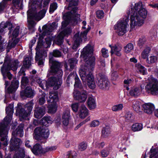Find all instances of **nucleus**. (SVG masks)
<instances>
[{
  "mask_svg": "<svg viewBox=\"0 0 158 158\" xmlns=\"http://www.w3.org/2000/svg\"><path fill=\"white\" fill-rule=\"evenodd\" d=\"M93 52V48L89 45H88L83 48L81 55L85 61V63L84 65L81 66L79 70L80 77L83 83L85 84L87 83L91 89H94L95 87L94 77L91 73L95 65V59L92 56Z\"/></svg>",
  "mask_w": 158,
  "mask_h": 158,
  "instance_id": "obj_1",
  "label": "nucleus"
},
{
  "mask_svg": "<svg viewBox=\"0 0 158 158\" xmlns=\"http://www.w3.org/2000/svg\"><path fill=\"white\" fill-rule=\"evenodd\" d=\"M69 3L68 6H65V9L70 10V11L65 13L63 15L64 21L62 23V27H65L70 22H77L80 20V15L77 12L78 8L76 6L78 5V0H66Z\"/></svg>",
  "mask_w": 158,
  "mask_h": 158,
  "instance_id": "obj_2",
  "label": "nucleus"
},
{
  "mask_svg": "<svg viewBox=\"0 0 158 158\" xmlns=\"http://www.w3.org/2000/svg\"><path fill=\"white\" fill-rule=\"evenodd\" d=\"M43 0H33L31 5L32 9H30L27 12L28 18L31 19H34L39 21L43 18L45 16L47 8L45 7L38 13L34 9L44 7L49 4L50 0H44L43 4H42Z\"/></svg>",
  "mask_w": 158,
  "mask_h": 158,
  "instance_id": "obj_3",
  "label": "nucleus"
},
{
  "mask_svg": "<svg viewBox=\"0 0 158 158\" xmlns=\"http://www.w3.org/2000/svg\"><path fill=\"white\" fill-rule=\"evenodd\" d=\"M52 68H51L50 73L52 74H57L58 78L51 77L49 78L47 81V87L53 86V89L55 90L58 89L61 86L62 83V77L63 72L61 69H56L55 71H52Z\"/></svg>",
  "mask_w": 158,
  "mask_h": 158,
  "instance_id": "obj_4",
  "label": "nucleus"
},
{
  "mask_svg": "<svg viewBox=\"0 0 158 158\" xmlns=\"http://www.w3.org/2000/svg\"><path fill=\"white\" fill-rule=\"evenodd\" d=\"M8 27L9 30V33H11V38H15L17 37L19 33V27H16L13 29L12 24L9 22L5 23L2 22L0 24V51H2L4 49L2 45V42L1 41L2 36L1 35L4 31V29Z\"/></svg>",
  "mask_w": 158,
  "mask_h": 158,
  "instance_id": "obj_5",
  "label": "nucleus"
},
{
  "mask_svg": "<svg viewBox=\"0 0 158 158\" xmlns=\"http://www.w3.org/2000/svg\"><path fill=\"white\" fill-rule=\"evenodd\" d=\"M148 81L145 87L146 91L153 95H158V81L151 75L148 78Z\"/></svg>",
  "mask_w": 158,
  "mask_h": 158,
  "instance_id": "obj_6",
  "label": "nucleus"
},
{
  "mask_svg": "<svg viewBox=\"0 0 158 158\" xmlns=\"http://www.w3.org/2000/svg\"><path fill=\"white\" fill-rule=\"evenodd\" d=\"M33 103L32 101H31L27 103L25 106L27 111L22 108V106L18 104L16 110V114L23 118H25L29 115L33 108Z\"/></svg>",
  "mask_w": 158,
  "mask_h": 158,
  "instance_id": "obj_7",
  "label": "nucleus"
},
{
  "mask_svg": "<svg viewBox=\"0 0 158 158\" xmlns=\"http://www.w3.org/2000/svg\"><path fill=\"white\" fill-rule=\"evenodd\" d=\"M49 134V131L48 128L47 127L43 126L35 129L33 137L35 140L39 141L43 139L48 138Z\"/></svg>",
  "mask_w": 158,
  "mask_h": 158,
  "instance_id": "obj_8",
  "label": "nucleus"
},
{
  "mask_svg": "<svg viewBox=\"0 0 158 158\" xmlns=\"http://www.w3.org/2000/svg\"><path fill=\"white\" fill-rule=\"evenodd\" d=\"M128 17L127 16L117 22L115 26V29L119 35H123L127 32L129 27L128 24Z\"/></svg>",
  "mask_w": 158,
  "mask_h": 158,
  "instance_id": "obj_9",
  "label": "nucleus"
},
{
  "mask_svg": "<svg viewBox=\"0 0 158 158\" xmlns=\"http://www.w3.org/2000/svg\"><path fill=\"white\" fill-rule=\"evenodd\" d=\"M61 56V53L58 50H54L52 52L50 53L49 56V63L52 64L51 68H52V71H55L56 69H61L62 66L61 63L55 60L53 58V56L59 57Z\"/></svg>",
  "mask_w": 158,
  "mask_h": 158,
  "instance_id": "obj_10",
  "label": "nucleus"
},
{
  "mask_svg": "<svg viewBox=\"0 0 158 158\" xmlns=\"http://www.w3.org/2000/svg\"><path fill=\"white\" fill-rule=\"evenodd\" d=\"M132 10L130 14V26L131 28H134L135 26H142L144 23V20L143 18L139 17L137 13L135 11L133 12Z\"/></svg>",
  "mask_w": 158,
  "mask_h": 158,
  "instance_id": "obj_11",
  "label": "nucleus"
},
{
  "mask_svg": "<svg viewBox=\"0 0 158 158\" xmlns=\"http://www.w3.org/2000/svg\"><path fill=\"white\" fill-rule=\"evenodd\" d=\"M21 64L18 60L15 59L11 60V59L9 57H6L5 59V61L3 66L6 67L7 69H12L13 71H16L18 67L20 66Z\"/></svg>",
  "mask_w": 158,
  "mask_h": 158,
  "instance_id": "obj_12",
  "label": "nucleus"
},
{
  "mask_svg": "<svg viewBox=\"0 0 158 158\" xmlns=\"http://www.w3.org/2000/svg\"><path fill=\"white\" fill-rule=\"evenodd\" d=\"M56 149V147L55 146L48 147L46 148H43L40 144L37 143L33 146L31 150L34 154L38 155L45 153L49 151L55 150Z\"/></svg>",
  "mask_w": 158,
  "mask_h": 158,
  "instance_id": "obj_13",
  "label": "nucleus"
},
{
  "mask_svg": "<svg viewBox=\"0 0 158 158\" xmlns=\"http://www.w3.org/2000/svg\"><path fill=\"white\" fill-rule=\"evenodd\" d=\"M73 94L74 99L80 102H85L87 97V93L85 91H79L74 89Z\"/></svg>",
  "mask_w": 158,
  "mask_h": 158,
  "instance_id": "obj_14",
  "label": "nucleus"
},
{
  "mask_svg": "<svg viewBox=\"0 0 158 158\" xmlns=\"http://www.w3.org/2000/svg\"><path fill=\"white\" fill-rule=\"evenodd\" d=\"M71 29L68 28L60 32L54 40V42L58 45H61L63 43L64 36H68L71 32Z\"/></svg>",
  "mask_w": 158,
  "mask_h": 158,
  "instance_id": "obj_15",
  "label": "nucleus"
},
{
  "mask_svg": "<svg viewBox=\"0 0 158 158\" xmlns=\"http://www.w3.org/2000/svg\"><path fill=\"white\" fill-rule=\"evenodd\" d=\"M14 106L13 104H10L6 109L7 115L4 118V124L7 125L10 123L12 120V115L14 112Z\"/></svg>",
  "mask_w": 158,
  "mask_h": 158,
  "instance_id": "obj_16",
  "label": "nucleus"
},
{
  "mask_svg": "<svg viewBox=\"0 0 158 158\" xmlns=\"http://www.w3.org/2000/svg\"><path fill=\"white\" fill-rule=\"evenodd\" d=\"M90 29V28L88 27L86 30L81 32L80 35L78 33L76 34L73 38L74 42L80 44L81 42L82 39L85 40L86 38L87 34Z\"/></svg>",
  "mask_w": 158,
  "mask_h": 158,
  "instance_id": "obj_17",
  "label": "nucleus"
},
{
  "mask_svg": "<svg viewBox=\"0 0 158 158\" xmlns=\"http://www.w3.org/2000/svg\"><path fill=\"white\" fill-rule=\"evenodd\" d=\"M7 132L6 130V127L2 125L0 126V136L2 137L1 141H4L3 145L6 146L8 144V140H7L6 135Z\"/></svg>",
  "mask_w": 158,
  "mask_h": 158,
  "instance_id": "obj_18",
  "label": "nucleus"
},
{
  "mask_svg": "<svg viewBox=\"0 0 158 158\" xmlns=\"http://www.w3.org/2000/svg\"><path fill=\"white\" fill-rule=\"evenodd\" d=\"M71 116L70 110H66L62 114V119L63 124L65 126H67L70 119Z\"/></svg>",
  "mask_w": 158,
  "mask_h": 158,
  "instance_id": "obj_19",
  "label": "nucleus"
},
{
  "mask_svg": "<svg viewBox=\"0 0 158 158\" xmlns=\"http://www.w3.org/2000/svg\"><path fill=\"white\" fill-rule=\"evenodd\" d=\"M99 77L98 78V84L100 88L103 89L108 86L107 81L106 80V77L104 75L100 74Z\"/></svg>",
  "mask_w": 158,
  "mask_h": 158,
  "instance_id": "obj_20",
  "label": "nucleus"
},
{
  "mask_svg": "<svg viewBox=\"0 0 158 158\" xmlns=\"http://www.w3.org/2000/svg\"><path fill=\"white\" fill-rule=\"evenodd\" d=\"M45 107H36L34 110V117L36 118H40L45 114Z\"/></svg>",
  "mask_w": 158,
  "mask_h": 158,
  "instance_id": "obj_21",
  "label": "nucleus"
},
{
  "mask_svg": "<svg viewBox=\"0 0 158 158\" xmlns=\"http://www.w3.org/2000/svg\"><path fill=\"white\" fill-rule=\"evenodd\" d=\"M36 55L35 57V60L36 61H38L39 65H42L43 64V60L44 58L47 56L46 52L43 51V53L41 52H36Z\"/></svg>",
  "mask_w": 158,
  "mask_h": 158,
  "instance_id": "obj_22",
  "label": "nucleus"
},
{
  "mask_svg": "<svg viewBox=\"0 0 158 158\" xmlns=\"http://www.w3.org/2000/svg\"><path fill=\"white\" fill-rule=\"evenodd\" d=\"M111 48L110 53L111 55L114 54L116 56H120L122 55L121 50L122 47L119 45H109Z\"/></svg>",
  "mask_w": 158,
  "mask_h": 158,
  "instance_id": "obj_23",
  "label": "nucleus"
},
{
  "mask_svg": "<svg viewBox=\"0 0 158 158\" xmlns=\"http://www.w3.org/2000/svg\"><path fill=\"white\" fill-rule=\"evenodd\" d=\"M10 148L12 149H16L19 148V146L22 143L20 139L18 138H12L10 140Z\"/></svg>",
  "mask_w": 158,
  "mask_h": 158,
  "instance_id": "obj_24",
  "label": "nucleus"
},
{
  "mask_svg": "<svg viewBox=\"0 0 158 158\" xmlns=\"http://www.w3.org/2000/svg\"><path fill=\"white\" fill-rule=\"evenodd\" d=\"M24 125L23 123L20 124L16 130L13 131L12 133V135L14 136H19L22 137L23 136V128Z\"/></svg>",
  "mask_w": 158,
  "mask_h": 158,
  "instance_id": "obj_25",
  "label": "nucleus"
},
{
  "mask_svg": "<svg viewBox=\"0 0 158 158\" xmlns=\"http://www.w3.org/2000/svg\"><path fill=\"white\" fill-rule=\"evenodd\" d=\"M80 117L82 118H85L88 115V110L84 105H82L80 107L78 111Z\"/></svg>",
  "mask_w": 158,
  "mask_h": 158,
  "instance_id": "obj_26",
  "label": "nucleus"
},
{
  "mask_svg": "<svg viewBox=\"0 0 158 158\" xmlns=\"http://www.w3.org/2000/svg\"><path fill=\"white\" fill-rule=\"evenodd\" d=\"M143 107L145 112L148 114H151L154 109V105L150 103H145L143 105Z\"/></svg>",
  "mask_w": 158,
  "mask_h": 158,
  "instance_id": "obj_27",
  "label": "nucleus"
},
{
  "mask_svg": "<svg viewBox=\"0 0 158 158\" xmlns=\"http://www.w3.org/2000/svg\"><path fill=\"white\" fill-rule=\"evenodd\" d=\"M31 57H27L25 58L23 61V65L22 67L19 72L21 73H24L25 70L24 67L27 68L30 67L31 65Z\"/></svg>",
  "mask_w": 158,
  "mask_h": 158,
  "instance_id": "obj_28",
  "label": "nucleus"
},
{
  "mask_svg": "<svg viewBox=\"0 0 158 158\" xmlns=\"http://www.w3.org/2000/svg\"><path fill=\"white\" fill-rule=\"evenodd\" d=\"M9 70L10 69H7V67L4 66H2L1 67V71L4 78H5L6 76H7L8 79L10 80L12 79V75L9 71Z\"/></svg>",
  "mask_w": 158,
  "mask_h": 158,
  "instance_id": "obj_29",
  "label": "nucleus"
},
{
  "mask_svg": "<svg viewBox=\"0 0 158 158\" xmlns=\"http://www.w3.org/2000/svg\"><path fill=\"white\" fill-rule=\"evenodd\" d=\"M50 99L48 101L49 103L56 102L58 100V93L57 92L52 91L49 93Z\"/></svg>",
  "mask_w": 158,
  "mask_h": 158,
  "instance_id": "obj_30",
  "label": "nucleus"
},
{
  "mask_svg": "<svg viewBox=\"0 0 158 158\" xmlns=\"http://www.w3.org/2000/svg\"><path fill=\"white\" fill-rule=\"evenodd\" d=\"M141 92V90L139 87H133L130 90L129 94L132 96L136 97L139 96Z\"/></svg>",
  "mask_w": 158,
  "mask_h": 158,
  "instance_id": "obj_31",
  "label": "nucleus"
},
{
  "mask_svg": "<svg viewBox=\"0 0 158 158\" xmlns=\"http://www.w3.org/2000/svg\"><path fill=\"white\" fill-rule=\"evenodd\" d=\"M19 82L17 80H14L11 82L10 86L8 88V90L10 93L14 92L18 88Z\"/></svg>",
  "mask_w": 158,
  "mask_h": 158,
  "instance_id": "obj_32",
  "label": "nucleus"
},
{
  "mask_svg": "<svg viewBox=\"0 0 158 158\" xmlns=\"http://www.w3.org/2000/svg\"><path fill=\"white\" fill-rule=\"evenodd\" d=\"M19 41V40L18 39L11 38L9 41L6 46L7 48L8 49H10L14 48Z\"/></svg>",
  "mask_w": 158,
  "mask_h": 158,
  "instance_id": "obj_33",
  "label": "nucleus"
},
{
  "mask_svg": "<svg viewBox=\"0 0 158 158\" xmlns=\"http://www.w3.org/2000/svg\"><path fill=\"white\" fill-rule=\"evenodd\" d=\"M54 29V27L52 25L44 26L42 27L43 34L44 35L48 34Z\"/></svg>",
  "mask_w": 158,
  "mask_h": 158,
  "instance_id": "obj_34",
  "label": "nucleus"
},
{
  "mask_svg": "<svg viewBox=\"0 0 158 158\" xmlns=\"http://www.w3.org/2000/svg\"><path fill=\"white\" fill-rule=\"evenodd\" d=\"M35 94L34 91L30 87H27L25 89L23 95L28 98L32 97Z\"/></svg>",
  "mask_w": 158,
  "mask_h": 158,
  "instance_id": "obj_35",
  "label": "nucleus"
},
{
  "mask_svg": "<svg viewBox=\"0 0 158 158\" xmlns=\"http://www.w3.org/2000/svg\"><path fill=\"white\" fill-rule=\"evenodd\" d=\"M89 107L90 109H93L95 108L96 104L94 99L91 97H89L87 101Z\"/></svg>",
  "mask_w": 158,
  "mask_h": 158,
  "instance_id": "obj_36",
  "label": "nucleus"
},
{
  "mask_svg": "<svg viewBox=\"0 0 158 158\" xmlns=\"http://www.w3.org/2000/svg\"><path fill=\"white\" fill-rule=\"evenodd\" d=\"M141 105V103L139 101H134L132 102V108L134 110L137 112L140 111Z\"/></svg>",
  "mask_w": 158,
  "mask_h": 158,
  "instance_id": "obj_37",
  "label": "nucleus"
},
{
  "mask_svg": "<svg viewBox=\"0 0 158 158\" xmlns=\"http://www.w3.org/2000/svg\"><path fill=\"white\" fill-rule=\"evenodd\" d=\"M142 3L140 2H138L135 3V6L133 8H131V10L129 11V13H131L132 10L133 11V12L135 11V13L138 12V10H140L142 8H143Z\"/></svg>",
  "mask_w": 158,
  "mask_h": 158,
  "instance_id": "obj_38",
  "label": "nucleus"
},
{
  "mask_svg": "<svg viewBox=\"0 0 158 158\" xmlns=\"http://www.w3.org/2000/svg\"><path fill=\"white\" fill-rule=\"evenodd\" d=\"M44 126H48L52 123V120L50 117H44L42 119Z\"/></svg>",
  "mask_w": 158,
  "mask_h": 158,
  "instance_id": "obj_39",
  "label": "nucleus"
},
{
  "mask_svg": "<svg viewBox=\"0 0 158 158\" xmlns=\"http://www.w3.org/2000/svg\"><path fill=\"white\" fill-rule=\"evenodd\" d=\"M53 104L49 105L48 107V112L49 113H54L56 112L57 106L56 102H52Z\"/></svg>",
  "mask_w": 158,
  "mask_h": 158,
  "instance_id": "obj_40",
  "label": "nucleus"
},
{
  "mask_svg": "<svg viewBox=\"0 0 158 158\" xmlns=\"http://www.w3.org/2000/svg\"><path fill=\"white\" fill-rule=\"evenodd\" d=\"M151 51V48L149 47L146 48L142 52L141 54V57L143 59L148 57Z\"/></svg>",
  "mask_w": 158,
  "mask_h": 158,
  "instance_id": "obj_41",
  "label": "nucleus"
},
{
  "mask_svg": "<svg viewBox=\"0 0 158 158\" xmlns=\"http://www.w3.org/2000/svg\"><path fill=\"white\" fill-rule=\"evenodd\" d=\"M143 128L142 124L139 123H135L132 125L131 127L132 131L134 132L139 131Z\"/></svg>",
  "mask_w": 158,
  "mask_h": 158,
  "instance_id": "obj_42",
  "label": "nucleus"
},
{
  "mask_svg": "<svg viewBox=\"0 0 158 158\" xmlns=\"http://www.w3.org/2000/svg\"><path fill=\"white\" fill-rule=\"evenodd\" d=\"M137 13L139 16V17H142L143 18V19L144 20V19L146 17L147 12L146 10L144 8H142L138 11Z\"/></svg>",
  "mask_w": 158,
  "mask_h": 158,
  "instance_id": "obj_43",
  "label": "nucleus"
},
{
  "mask_svg": "<svg viewBox=\"0 0 158 158\" xmlns=\"http://www.w3.org/2000/svg\"><path fill=\"white\" fill-rule=\"evenodd\" d=\"M19 149V153L18 154H15L13 158H23L25 157V152L24 149L23 148Z\"/></svg>",
  "mask_w": 158,
  "mask_h": 158,
  "instance_id": "obj_44",
  "label": "nucleus"
},
{
  "mask_svg": "<svg viewBox=\"0 0 158 158\" xmlns=\"http://www.w3.org/2000/svg\"><path fill=\"white\" fill-rule=\"evenodd\" d=\"M76 76H77L76 74L74 73H70L68 77L66 82L68 84L72 83V81L75 79Z\"/></svg>",
  "mask_w": 158,
  "mask_h": 158,
  "instance_id": "obj_45",
  "label": "nucleus"
},
{
  "mask_svg": "<svg viewBox=\"0 0 158 158\" xmlns=\"http://www.w3.org/2000/svg\"><path fill=\"white\" fill-rule=\"evenodd\" d=\"M77 60L75 58H71L69 60L68 62L70 67L69 69L70 71H71L74 68L75 65L77 63Z\"/></svg>",
  "mask_w": 158,
  "mask_h": 158,
  "instance_id": "obj_46",
  "label": "nucleus"
},
{
  "mask_svg": "<svg viewBox=\"0 0 158 158\" xmlns=\"http://www.w3.org/2000/svg\"><path fill=\"white\" fill-rule=\"evenodd\" d=\"M46 94L44 92H41L39 97V102L40 105L44 104L45 102Z\"/></svg>",
  "mask_w": 158,
  "mask_h": 158,
  "instance_id": "obj_47",
  "label": "nucleus"
},
{
  "mask_svg": "<svg viewBox=\"0 0 158 158\" xmlns=\"http://www.w3.org/2000/svg\"><path fill=\"white\" fill-rule=\"evenodd\" d=\"M108 132L109 126L106 125L105 127H104L102 131V137L104 138L108 137L109 136Z\"/></svg>",
  "mask_w": 158,
  "mask_h": 158,
  "instance_id": "obj_48",
  "label": "nucleus"
},
{
  "mask_svg": "<svg viewBox=\"0 0 158 158\" xmlns=\"http://www.w3.org/2000/svg\"><path fill=\"white\" fill-rule=\"evenodd\" d=\"M136 67L139 69V71L143 75L147 74V69L143 66L139 64H136Z\"/></svg>",
  "mask_w": 158,
  "mask_h": 158,
  "instance_id": "obj_49",
  "label": "nucleus"
},
{
  "mask_svg": "<svg viewBox=\"0 0 158 158\" xmlns=\"http://www.w3.org/2000/svg\"><path fill=\"white\" fill-rule=\"evenodd\" d=\"M124 51L127 53H129L134 49V46L132 43L128 44L124 47Z\"/></svg>",
  "mask_w": 158,
  "mask_h": 158,
  "instance_id": "obj_50",
  "label": "nucleus"
},
{
  "mask_svg": "<svg viewBox=\"0 0 158 158\" xmlns=\"http://www.w3.org/2000/svg\"><path fill=\"white\" fill-rule=\"evenodd\" d=\"M146 41V39L145 37L142 36L139 38L138 41V46L141 48L143 45L145 44Z\"/></svg>",
  "mask_w": 158,
  "mask_h": 158,
  "instance_id": "obj_51",
  "label": "nucleus"
},
{
  "mask_svg": "<svg viewBox=\"0 0 158 158\" xmlns=\"http://www.w3.org/2000/svg\"><path fill=\"white\" fill-rule=\"evenodd\" d=\"M123 108V105L122 104H120L113 106L112 107V110L114 111H118L121 110Z\"/></svg>",
  "mask_w": 158,
  "mask_h": 158,
  "instance_id": "obj_52",
  "label": "nucleus"
},
{
  "mask_svg": "<svg viewBox=\"0 0 158 158\" xmlns=\"http://www.w3.org/2000/svg\"><path fill=\"white\" fill-rule=\"evenodd\" d=\"M57 7V5L56 2H53L51 3L49 10V12L50 13H52L56 9Z\"/></svg>",
  "mask_w": 158,
  "mask_h": 158,
  "instance_id": "obj_53",
  "label": "nucleus"
},
{
  "mask_svg": "<svg viewBox=\"0 0 158 158\" xmlns=\"http://www.w3.org/2000/svg\"><path fill=\"white\" fill-rule=\"evenodd\" d=\"M75 83L74 87L81 89L82 88L81 82L77 76H76L75 78Z\"/></svg>",
  "mask_w": 158,
  "mask_h": 158,
  "instance_id": "obj_54",
  "label": "nucleus"
},
{
  "mask_svg": "<svg viewBox=\"0 0 158 158\" xmlns=\"http://www.w3.org/2000/svg\"><path fill=\"white\" fill-rule=\"evenodd\" d=\"M157 57L155 56H151L149 58H148L146 62L148 64H152L155 62L157 60Z\"/></svg>",
  "mask_w": 158,
  "mask_h": 158,
  "instance_id": "obj_55",
  "label": "nucleus"
},
{
  "mask_svg": "<svg viewBox=\"0 0 158 158\" xmlns=\"http://www.w3.org/2000/svg\"><path fill=\"white\" fill-rule=\"evenodd\" d=\"M132 80L130 79H125L124 81V86L126 87L127 90L129 89V86L132 83Z\"/></svg>",
  "mask_w": 158,
  "mask_h": 158,
  "instance_id": "obj_56",
  "label": "nucleus"
},
{
  "mask_svg": "<svg viewBox=\"0 0 158 158\" xmlns=\"http://www.w3.org/2000/svg\"><path fill=\"white\" fill-rule=\"evenodd\" d=\"M151 153L150 157V158H158V153L156 150L155 149H151L150 150Z\"/></svg>",
  "mask_w": 158,
  "mask_h": 158,
  "instance_id": "obj_57",
  "label": "nucleus"
},
{
  "mask_svg": "<svg viewBox=\"0 0 158 158\" xmlns=\"http://www.w3.org/2000/svg\"><path fill=\"white\" fill-rule=\"evenodd\" d=\"M100 124L99 121L97 120H95L92 121L90 123V126L91 127H97Z\"/></svg>",
  "mask_w": 158,
  "mask_h": 158,
  "instance_id": "obj_58",
  "label": "nucleus"
},
{
  "mask_svg": "<svg viewBox=\"0 0 158 158\" xmlns=\"http://www.w3.org/2000/svg\"><path fill=\"white\" fill-rule=\"evenodd\" d=\"M87 145L84 142L80 143L78 147L79 150L80 151H83L87 148Z\"/></svg>",
  "mask_w": 158,
  "mask_h": 158,
  "instance_id": "obj_59",
  "label": "nucleus"
},
{
  "mask_svg": "<svg viewBox=\"0 0 158 158\" xmlns=\"http://www.w3.org/2000/svg\"><path fill=\"white\" fill-rule=\"evenodd\" d=\"M96 16L98 19H102L104 17V13L102 10H98L96 12Z\"/></svg>",
  "mask_w": 158,
  "mask_h": 158,
  "instance_id": "obj_60",
  "label": "nucleus"
},
{
  "mask_svg": "<svg viewBox=\"0 0 158 158\" xmlns=\"http://www.w3.org/2000/svg\"><path fill=\"white\" fill-rule=\"evenodd\" d=\"M7 5L4 1H2L0 3V13L3 11Z\"/></svg>",
  "mask_w": 158,
  "mask_h": 158,
  "instance_id": "obj_61",
  "label": "nucleus"
},
{
  "mask_svg": "<svg viewBox=\"0 0 158 158\" xmlns=\"http://www.w3.org/2000/svg\"><path fill=\"white\" fill-rule=\"evenodd\" d=\"M125 117L126 120L128 121L132 120L133 119V115L131 113H127Z\"/></svg>",
  "mask_w": 158,
  "mask_h": 158,
  "instance_id": "obj_62",
  "label": "nucleus"
},
{
  "mask_svg": "<svg viewBox=\"0 0 158 158\" xmlns=\"http://www.w3.org/2000/svg\"><path fill=\"white\" fill-rule=\"evenodd\" d=\"M40 85V86L42 89H46L47 88H48V84L47 83V81H45V80H43L42 81V82Z\"/></svg>",
  "mask_w": 158,
  "mask_h": 158,
  "instance_id": "obj_63",
  "label": "nucleus"
},
{
  "mask_svg": "<svg viewBox=\"0 0 158 158\" xmlns=\"http://www.w3.org/2000/svg\"><path fill=\"white\" fill-rule=\"evenodd\" d=\"M28 82V79L27 77H22L21 83L23 85H26Z\"/></svg>",
  "mask_w": 158,
  "mask_h": 158,
  "instance_id": "obj_64",
  "label": "nucleus"
}]
</instances>
